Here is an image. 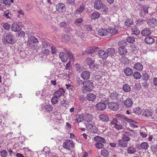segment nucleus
I'll list each match as a JSON object with an SVG mask.
<instances>
[{
    "instance_id": "1",
    "label": "nucleus",
    "mask_w": 157,
    "mask_h": 157,
    "mask_svg": "<svg viewBox=\"0 0 157 157\" xmlns=\"http://www.w3.org/2000/svg\"><path fill=\"white\" fill-rule=\"evenodd\" d=\"M93 87V84L90 81H84L83 86H82V91L84 94L89 92L92 90Z\"/></svg>"
},
{
    "instance_id": "2",
    "label": "nucleus",
    "mask_w": 157,
    "mask_h": 157,
    "mask_svg": "<svg viewBox=\"0 0 157 157\" xmlns=\"http://www.w3.org/2000/svg\"><path fill=\"white\" fill-rule=\"evenodd\" d=\"M124 121L122 120L119 119H113L111 122L110 124L111 126L113 125V127L119 130L123 128V125L124 124Z\"/></svg>"
},
{
    "instance_id": "3",
    "label": "nucleus",
    "mask_w": 157,
    "mask_h": 157,
    "mask_svg": "<svg viewBox=\"0 0 157 157\" xmlns=\"http://www.w3.org/2000/svg\"><path fill=\"white\" fill-rule=\"evenodd\" d=\"M16 41L15 36L11 33H7L4 40H3V42L5 44L7 43L10 44H13Z\"/></svg>"
},
{
    "instance_id": "4",
    "label": "nucleus",
    "mask_w": 157,
    "mask_h": 157,
    "mask_svg": "<svg viewBox=\"0 0 157 157\" xmlns=\"http://www.w3.org/2000/svg\"><path fill=\"white\" fill-rule=\"evenodd\" d=\"M74 143L73 141L70 140H66L63 144V147L68 151H71V148L74 147Z\"/></svg>"
},
{
    "instance_id": "5",
    "label": "nucleus",
    "mask_w": 157,
    "mask_h": 157,
    "mask_svg": "<svg viewBox=\"0 0 157 157\" xmlns=\"http://www.w3.org/2000/svg\"><path fill=\"white\" fill-rule=\"evenodd\" d=\"M108 107L109 109L115 111H117L119 109L118 104L114 102H109L108 104Z\"/></svg>"
},
{
    "instance_id": "6",
    "label": "nucleus",
    "mask_w": 157,
    "mask_h": 157,
    "mask_svg": "<svg viewBox=\"0 0 157 157\" xmlns=\"http://www.w3.org/2000/svg\"><path fill=\"white\" fill-rule=\"evenodd\" d=\"M104 4L100 0H95L94 3V8L97 10H100Z\"/></svg>"
},
{
    "instance_id": "7",
    "label": "nucleus",
    "mask_w": 157,
    "mask_h": 157,
    "mask_svg": "<svg viewBox=\"0 0 157 157\" xmlns=\"http://www.w3.org/2000/svg\"><path fill=\"white\" fill-rule=\"evenodd\" d=\"M65 5L62 3H58L56 6V10L59 13L63 12L65 10Z\"/></svg>"
},
{
    "instance_id": "8",
    "label": "nucleus",
    "mask_w": 157,
    "mask_h": 157,
    "mask_svg": "<svg viewBox=\"0 0 157 157\" xmlns=\"http://www.w3.org/2000/svg\"><path fill=\"white\" fill-rule=\"evenodd\" d=\"M106 105L105 103L100 102L95 105V107L97 109L100 111H103L106 108Z\"/></svg>"
},
{
    "instance_id": "9",
    "label": "nucleus",
    "mask_w": 157,
    "mask_h": 157,
    "mask_svg": "<svg viewBox=\"0 0 157 157\" xmlns=\"http://www.w3.org/2000/svg\"><path fill=\"white\" fill-rule=\"evenodd\" d=\"M157 20L154 18L149 19L147 21V23L148 26L151 28H153L157 24Z\"/></svg>"
},
{
    "instance_id": "10",
    "label": "nucleus",
    "mask_w": 157,
    "mask_h": 157,
    "mask_svg": "<svg viewBox=\"0 0 157 157\" xmlns=\"http://www.w3.org/2000/svg\"><path fill=\"white\" fill-rule=\"evenodd\" d=\"M98 55L100 57L103 59H106L108 57V53L102 50L98 51Z\"/></svg>"
},
{
    "instance_id": "11",
    "label": "nucleus",
    "mask_w": 157,
    "mask_h": 157,
    "mask_svg": "<svg viewBox=\"0 0 157 157\" xmlns=\"http://www.w3.org/2000/svg\"><path fill=\"white\" fill-rule=\"evenodd\" d=\"M95 61L91 58L87 57L86 59V62L90 68L94 67L95 64L94 63Z\"/></svg>"
},
{
    "instance_id": "12",
    "label": "nucleus",
    "mask_w": 157,
    "mask_h": 157,
    "mask_svg": "<svg viewBox=\"0 0 157 157\" xmlns=\"http://www.w3.org/2000/svg\"><path fill=\"white\" fill-rule=\"evenodd\" d=\"M65 93L64 90L63 88H60L54 93L53 95L58 98L61 96L62 94H64Z\"/></svg>"
},
{
    "instance_id": "13",
    "label": "nucleus",
    "mask_w": 157,
    "mask_h": 157,
    "mask_svg": "<svg viewBox=\"0 0 157 157\" xmlns=\"http://www.w3.org/2000/svg\"><path fill=\"white\" fill-rule=\"evenodd\" d=\"M133 67L136 70L139 71H141L143 69V65L140 62L135 63Z\"/></svg>"
},
{
    "instance_id": "14",
    "label": "nucleus",
    "mask_w": 157,
    "mask_h": 157,
    "mask_svg": "<svg viewBox=\"0 0 157 157\" xmlns=\"http://www.w3.org/2000/svg\"><path fill=\"white\" fill-rule=\"evenodd\" d=\"M29 43V44H31L32 43L35 44L39 42L38 39L35 36H31L29 37L28 40Z\"/></svg>"
},
{
    "instance_id": "15",
    "label": "nucleus",
    "mask_w": 157,
    "mask_h": 157,
    "mask_svg": "<svg viewBox=\"0 0 157 157\" xmlns=\"http://www.w3.org/2000/svg\"><path fill=\"white\" fill-rule=\"evenodd\" d=\"M99 48L98 47L94 46L93 47L90 48L86 51L87 54H88L94 53L98 50Z\"/></svg>"
},
{
    "instance_id": "16",
    "label": "nucleus",
    "mask_w": 157,
    "mask_h": 157,
    "mask_svg": "<svg viewBox=\"0 0 157 157\" xmlns=\"http://www.w3.org/2000/svg\"><path fill=\"white\" fill-rule=\"evenodd\" d=\"M86 128L88 131L93 132H96L97 131V128L91 124H89L86 126Z\"/></svg>"
},
{
    "instance_id": "17",
    "label": "nucleus",
    "mask_w": 157,
    "mask_h": 157,
    "mask_svg": "<svg viewBox=\"0 0 157 157\" xmlns=\"http://www.w3.org/2000/svg\"><path fill=\"white\" fill-rule=\"evenodd\" d=\"M86 98L89 101H93L95 100L96 96L94 94L89 93L87 94Z\"/></svg>"
},
{
    "instance_id": "18",
    "label": "nucleus",
    "mask_w": 157,
    "mask_h": 157,
    "mask_svg": "<svg viewBox=\"0 0 157 157\" xmlns=\"http://www.w3.org/2000/svg\"><path fill=\"white\" fill-rule=\"evenodd\" d=\"M93 117L92 115L88 113H86L84 114V120L88 122H91L93 119Z\"/></svg>"
},
{
    "instance_id": "19",
    "label": "nucleus",
    "mask_w": 157,
    "mask_h": 157,
    "mask_svg": "<svg viewBox=\"0 0 157 157\" xmlns=\"http://www.w3.org/2000/svg\"><path fill=\"white\" fill-rule=\"evenodd\" d=\"M144 41L147 44H151L154 43L155 40L151 36H147L145 38Z\"/></svg>"
},
{
    "instance_id": "20",
    "label": "nucleus",
    "mask_w": 157,
    "mask_h": 157,
    "mask_svg": "<svg viewBox=\"0 0 157 157\" xmlns=\"http://www.w3.org/2000/svg\"><path fill=\"white\" fill-rule=\"evenodd\" d=\"M59 57L63 62H66L68 60V57L65 55L63 52L59 53Z\"/></svg>"
},
{
    "instance_id": "21",
    "label": "nucleus",
    "mask_w": 157,
    "mask_h": 157,
    "mask_svg": "<svg viewBox=\"0 0 157 157\" xmlns=\"http://www.w3.org/2000/svg\"><path fill=\"white\" fill-rule=\"evenodd\" d=\"M99 118L103 122H108L109 120V116L105 114H100L99 116Z\"/></svg>"
},
{
    "instance_id": "22",
    "label": "nucleus",
    "mask_w": 157,
    "mask_h": 157,
    "mask_svg": "<svg viewBox=\"0 0 157 157\" xmlns=\"http://www.w3.org/2000/svg\"><path fill=\"white\" fill-rule=\"evenodd\" d=\"M141 33L143 36H148L150 35L151 33L149 28H145L142 30Z\"/></svg>"
},
{
    "instance_id": "23",
    "label": "nucleus",
    "mask_w": 157,
    "mask_h": 157,
    "mask_svg": "<svg viewBox=\"0 0 157 157\" xmlns=\"http://www.w3.org/2000/svg\"><path fill=\"white\" fill-rule=\"evenodd\" d=\"M81 76L84 80H87L89 79L90 76V74L89 71H83L81 74Z\"/></svg>"
},
{
    "instance_id": "24",
    "label": "nucleus",
    "mask_w": 157,
    "mask_h": 157,
    "mask_svg": "<svg viewBox=\"0 0 157 157\" xmlns=\"http://www.w3.org/2000/svg\"><path fill=\"white\" fill-rule=\"evenodd\" d=\"M118 52L121 56H125L127 53V49L125 48H119Z\"/></svg>"
},
{
    "instance_id": "25",
    "label": "nucleus",
    "mask_w": 157,
    "mask_h": 157,
    "mask_svg": "<svg viewBox=\"0 0 157 157\" xmlns=\"http://www.w3.org/2000/svg\"><path fill=\"white\" fill-rule=\"evenodd\" d=\"M124 72L127 76H130L132 75L133 71L131 68L127 67L124 69Z\"/></svg>"
},
{
    "instance_id": "26",
    "label": "nucleus",
    "mask_w": 157,
    "mask_h": 157,
    "mask_svg": "<svg viewBox=\"0 0 157 157\" xmlns=\"http://www.w3.org/2000/svg\"><path fill=\"white\" fill-rule=\"evenodd\" d=\"M109 150L108 148L102 149L101 151V155L107 157H108L109 153Z\"/></svg>"
},
{
    "instance_id": "27",
    "label": "nucleus",
    "mask_w": 157,
    "mask_h": 157,
    "mask_svg": "<svg viewBox=\"0 0 157 157\" xmlns=\"http://www.w3.org/2000/svg\"><path fill=\"white\" fill-rule=\"evenodd\" d=\"M98 33L100 36H104L107 34L108 31L106 29H101L98 30Z\"/></svg>"
},
{
    "instance_id": "28",
    "label": "nucleus",
    "mask_w": 157,
    "mask_h": 157,
    "mask_svg": "<svg viewBox=\"0 0 157 157\" xmlns=\"http://www.w3.org/2000/svg\"><path fill=\"white\" fill-rule=\"evenodd\" d=\"M76 119H75L76 123L81 122L84 119V116L82 114H78L76 115Z\"/></svg>"
},
{
    "instance_id": "29",
    "label": "nucleus",
    "mask_w": 157,
    "mask_h": 157,
    "mask_svg": "<svg viewBox=\"0 0 157 157\" xmlns=\"http://www.w3.org/2000/svg\"><path fill=\"white\" fill-rule=\"evenodd\" d=\"M94 140L96 141L101 143L102 144L105 143V140L102 137L99 136H96L94 138Z\"/></svg>"
},
{
    "instance_id": "30",
    "label": "nucleus",
    "mask_w": 157,
    "mask_h": 157,
    "mask_svg": "<svg viewBox=\"0 0 157 157\" xmlns=\"http://www.w3.org/2000/svg\"><path fill=\"white\" fill-rule=\"evenodd\" d=\"M100 16V13L97 11H95L92 13L91 15V17L92 19H95L98 18Z\"/></svg>"
},
{
    "instance_id": "31",
    "label": "nucleus",
    "mask_w": 157,
    "mask_h": 157,
    "mask_svg": "<svg viewBox=\"0 0 157 157\" xmlns=\"http://www.w3.org/2000/svg\"><path fill=\"white\" fill-rule=\"evenodd\" d=\"M118 45L119 46V48H125L127 45V42L124 40H122L119 41L118 43Z\"/></svg>"
},
{
    "instance_id": "32",
    "label": "nucleus",
    "mask_w": 157,
    "mask_h": 157,
    "mask_svg": "<svg viewBox=\"0 0 157 157\" xmlns=\"http://www.w3.org/2000/svg\"><path fill=\"white\" fill-rule=\"evenodd\" d=\"M122 89L125 92H128L131 90V88L128 84H126L123 85Z\"/></svg>"
},
{
    "instance_id": "33",
    "label": "nucleus",
    "mask_w": 157,
    "mask_h": 157,
    "mask_svg": "<svg viewBox=\"0 0 157 157\" xmlns=\"http://www.w3.org/2000/svg\"><path fill=\"white\" fill-rule=\"evenodd\" d=\"M118 96V94L116 91H113L110 93L109 97L113 100L117 99Z\"/></svg>"
},
{
    "instance_id": "34",
    "label": "nucleus",
    "mask_w": 157,
    "mask_h": 157,
    "mask_svg": "<svg viewBox=\"0 0 157 157\" xmlns=\"http://www.w3.org/2000/svg\"><path fill=\"white\" fill-rule=\"evenodd\" d=\"M128 145V142L122 139L118 140V146L121 147H126Z\"/></svg>"
},
{
    "instance_id": "35",
    "label": "nucleus",
    "mask_w": 157,
    "mask_h": 157,
    "mask_svg": "<svg viewBox=\"0 0 157 157\" xmlns=\"http://www.w3.org/2000/svg\"><path fill=\"white\" fill-rule=\"evenodd\" d=\"M85 6L83 4H82L79 8L75 11L76 13H82L83 10H85Z\"/></svg>"
},
{
    "instance_id": "36",
    "label": "nucleus",
    "mask_w": 157,
    "mask_h": 157,
    "mask_svg": "<svg viewBox=\"0 0 157 157\" xmlns=\"http://www.w3.org/2000/svg\"><path fill=\"white\" fill-rule=\"evenodd\" d=\"M132 75L133 77L136 79H139L142 77L141 74L137 71L134 72L133 73Z\"/></svg>"
},
{
    "instance_id": "37",
    "label": "nucleus",
    "mask_w": 157,
    "mask_h": 157,
    "mask_svg": "<svg viewBox=\"0 0 157 157\" xmlns=\"http://www.w3.org/2000/svg\"><path fill=\"white\" fill-rule=\"evenodd\" d=\"M150 79L149 75L146 72L142 73V79L143 81H147Z\"/></svg>"
},
{
    "instance_id": "38",
    "label": "nucleus",
    "mask_w": 157,
    "mask_h": 157,
    "mask_svg": "<svg viewBox=\"0 0 157 157\" xmlns=\"http://www.w3.org/2000/svg\"><path fill=\"white\" fill-rule=\"evenodd\" d=\"M124 104L126 107H130L132 104V100L128 98L125 101Z\"/></svg>"
},
{
    "instance_id": "39",
    "label": "nucleus",
    "mask_w": 157,
    "mask_h": 157,
    "mask_svg": "<svg viewBox=\"0 0 157 157\" xmlns=\"http://www.w3.org/2000/svg\"><path fill=\"white\" fill-rule=\"evenodd\" d=\"M129 132L128 131H125L124 134L127 136H131L132 137L134 136L135 135L134 132L131 129H129Z\"/></svg>"
},
{
    "instance_id": "40",
    "label": "nucleus",
    "mask_w": 157,
    "mask_h": 157,
    "mask_svg": "<svg viewBox=\"0 0 157 157\" xmlns=\"http://www.w3.org/2000/svg\"><path fill=\"white\" fill-rule=\"evenodd\" d=\"M133 22L132 19L128 18L125 22V25L128 27H130L131 25L133 24Z\"/></svg>"
},
{
    "instance_id": "41",
    "label": "nucleus",
    "mask_w": 157,
    "mask_h": 157,
    "mask_svg": "<svg viewBox=\"0 0 157 157\" xmlns=\"http://www.w3.org/2000/svg\"><path fill=\"white\" fill-rule=\"evenodd\" d=\"M143 115L146 117H149L152 115V113L148 109L144 110L143 113Z\"/></svg>"
},
{
    "instance_id": "42",
    "label": "nucleus",
    "mask_w": 157,
    "mask_h": 157,
    "mask_svg": "<svg viewBox=\"0 0 157 157\" xmlns=\"http://www.w3.org/2000/svg\"><path fill=\"white\" fill-rule=\"evenodd\" d=\"M106 51V52L108 53V55L109 54L111 56H114L115 54V50L113 48H108Z\"/></svg>"
},
{
    "instance_id": "43",
    "label": "nucleus",
    "mask_w": 157,
    "mask_h": 157,
    "mask_svg": "<svg viewBox=\"0 0 157 157\" xmlns=\"http://www.w3.org/2000/svg\"><path fill=\"white\" fill-rule=\"evenodd\" d=\"M132 33L136 35H138L140 33V31L136 27H134L132 29Z\"/></svg>"
},
{
    "instance_id": "44",
    "label": "nucleus",
    "mask_w": 157,
    "mask_h": 157,
    "mask_svg": "<svg viewBox=\"0 0 157 157\" xmlns=\"http://www.w3.org/2000/svg\"><path fill=\"white\" fill-rule=\"evenodd\" d=\"M53 107L51 105H47L45 106V109L46 112H50L53 110Z\"/></svg>"
},
{
    "instance_id": "45",
    "label": "nucleus",
    "mask_w": 157,
    "mask_h": 157,
    "mask_svg": "<svg viewBox=\"0 0 157 157\" xmlns=\"http://www.w3.org/2000/svg\"><path fill=\"white\" fill-rule=\"evenodd\" d=\"M136 152V149L133 147H130L127 149V152L128 153L133 154Z\"/></svg>"
},
{
    "instance_id": "46",
    "label": "nucleus",
    "mask_w": 157,
    "mask_h": 157,
    "mask_svg": "<svg viewBox=\"0 0 157 157\" xmlns=\"http://www.w3.org/2000/svg\"><path fill=\"white\" fill-rule=\"evenodd\" d=\"M141 147L145 150H147L148 149L149 146L147 143L145 142H143L140 144Z\"/></svg>"
},
{
    "instance_id": "47",
    "label": "nucleus",
    "mask_w": 157,
    "mask_h": 157,
    "mask_svg": "<svg viewBox=\"0 0 157 157\" xmlns=\"http://www.w3.org/2000/svg\"><path fill=\"white\" fill-rule=\"evenodd\" d=\"M126 40L127 42L132 44L135 42V38L134 37L129 36L127 38Z\"/></svg>"
},
{
    "instance_id": "48",
    "label": "nucleus",
    "mask_w": 157,
    "mask_h": 157,
    "mask_svg": "<svg viewBox=\"0 0 157 157\" xmlns=\"http://www.w3.org/2000/svg\"><path fill=\"white\" fill-rule=\"evenodd\" d=\"M2 26L4 29L6 30H9L11 27L10 25L6 22L4 23Z\"/></svg>"
},
{
    "instance_id": "49",
    "label": "nucleus",
    "mask_w": 157,
    "mask_h": 157,
    "mask_svg": "<svg viewBox=\"0 0 157 157\" xmlns=\"http://www.w3.org/2000/svg\"><path fill=\"white\" fill-rule=\"evenodd\" d=\"M95 145L96 148L98 149H101L102 148L104 147V145L102 143H100V142H97L96 143Z\"/></svg>"
},
{
    "instance_id": "50",
    "label": "nucleus",
    "mask_w": 157,
    "mask_h": 157,
    "mask_svg": "<svg viewBox=\"0 0 157 157\" xmlns=\"http://www.w3.org/2000/svg\"><path fill=\"white\" fill-rule=\"evenodd\" d=\"M142 111V110L141 109L138 107H136L133 109V112L136 114H140L141 113Z\"/></svg>"
},
{
    "instance_id": "51",
    "label": "nucleus",
    "mask_w": 157,
    "mask_h": 157,
    "mask_svg": "<svg viewBox=\"0 0 157 157\" xmlns=\"http://www.w3.org/2000/svg\"><path fill=\"white\" fill-rule=\"evenodd\" d=\"M85 29L87 31L90 32L92 30V27L91 25H86L84 26Z\"/></svg>"
},
{
    "instance_id": "52",
    "label": "nucleus",
    "mask_w": 157,
    "mask_h": 157,
    "mask_svg": "<svg viewBox=\"0 0 157 157\" xmlns=\"http://www.w3.org/2000/svg\"><path fill=\"white\" fill-rule=\"evenodd\" d=\"M144 20L141 19H136L135 22L137 26H139L143 24Z\"/></svg>"
},
{
    "instance_id": "53",
    "label": "nucleus",
    "mask_w": 157,
    "mask_h": 157,
    "mask_svg": "<svg viewBox=\"0 0 157 157\" xmlns=\"http://www.w3.org/2000/svg\"><path fill=\"white\" fill-rule=\"evenodd\" d=\"M4 16H5L7 18H11L10 17H11V15L8 10H6V11L4 12Z\"/></svg>"
},
{
    "instance_id": "54",
    "label": "nucleus",
    "mask_w": 157,
    "mask_h": 157,
    "mask_svg": "<svg viewBox=\"0 0 157 157\" xmlns=\"http://www.w3.org/2000/svg\"><path fill=\"white\" fill-rule=\"evenodd\" d=\"M83 21V20L82 18H79L75 20L74 23L76 25H79L82 23Z\"/></svg>"
},
{
    "instance_id": "55",
    "label": "nucleus",
    "mask_w": 157,
    "mask_h": 157,
    "mask_svg": "<svg viewBox=\"0 0 157 157\" xmlns=\"http://www.w3.org/2000/svg\"><path fill=\"white\" fill-rule=\"evenodd\" d=\"M108 33L110 34H115L117 31L115 28H109L107 30Z\"/></svg>"
},
{
    "instance_id": "56",
    "label": "nucleus",
    "mask_w": 157,
    "mask_h": 157,
    "mask_svg": "<svg viewBox=\"0 0 157 157\" xmlns=\"http://www.w3.org/2000/svg\"><path fill=\"white\" fill-rule=\"evenodd\" d=\"M17 23H13L11 26V29L12 31L15 32H17Z\"/></svg>"
},
{
    "instance_id": "57",
    "label": "nucleus",
    "mask_w": 157,
    "mask_h": 157,
    "mask_svg": "<svg viewBox=\"0 0 157 157\" xmlns=\"http://www.w3.org/2000/svg\"><path fill=\"white\" fill-rule=\"evenodd\" d=\"M40 17L41 19L46 20L47 19L48 16L44 12H43L41 13Z\"/></svg>"
},
{
    "instance_id": "58",
    "label": "nucleus",
    "mask_w": 157,
    "mask_h": 157,
    "mask_svg": "<svg viewBox=\"0 0 157 157\" xmlns=\"http://www.w3.org/2000/svg\"><path fill=\"white\" fill-rule=\"evenodd\" d=\"M59 99L57 97L54 96V97L51 99V102L52 104H56L58 101Z\"/></svg>"
},
{
    "instance_id": "59",
    "label": "nucleus",
    "mask_w": 157,
    "mask_h": 157,
    "mask_svg": "<svg viewBox=\"0 0 157 157\" xmlns=\"http://www.w3.org/2000/svg\"><path fill=\"white\" fill-rule=\"evenodd\" d=\"M17 36L18 37H23V38L25 35V33L24 31H21L18 33Z\"/></svg>"
},
{
    "instance_id": "60",
    "label": "nucleus",
    "mask_w": 157,
    "mask_h": 157,
    "mask_svg": "<svg viewBox=\"0 0 157 157\" xmlns=\"http://www.w3.org/2000/svg\"><path fill=\"white\" fill-rule=\"evenodd\" d=\"M50 51L49 50L47 49H45L43 50L42 51V53L44 55L48 56L50 54Z\"/></svg>"
},
{
    "instance_id": "61",
    "label": "nucleus",
    "mask_w": 157,
    "mask_h": 157,
    "mask_svg": "<svg viewBox=\"0 0 157 157\" xmlns=\"http://www.w3.org/2000/svg\"><path fill=\"white\" fill-rule=\"evenodd\" d=\"M1 153V155L2 157H6L7 156L8 153L5 150H3L2 151H0Z\"/></svg>"
},
{
    "instance_id": "62",
    "label": "nucleus",
    "mask_w": 157,
    "mask_h": 157,
    "mask_svg": "<svg viewBox=\"0 0 157 157\" xmlns=\"http://www.w3.org/2000/svg\"><path fill=\"white\" fill-rule=\"evenodd\" d=\"M42 46L44 48H50L51 47L50 44L47 42H44L42 44Z\"/></svg>"
},
{
    "instance_id": "63",
    "label": "nucleus",
    "mask_w": 157,
    "mask_h": 157,
    "mask_svg": "<svg viewBox=\"0 0 157 157\" xmlns=\"http://www.w3.org/2000/svg\"><path fill=\"white\" fill-rule=\"evenodd\" d=\"M60 103L63 106L66 107V105H67L68 102L67 100L63 99L60 100Z\"/></svg>"
},
{
    "instance_id": "64",
    "label": "nucleus",
    "mask_w": 157,
    "mask_h": 157,
    "mask_svg": "<svg viewBox=\"0 0 157 157\" xmlns=\"http://www.w3.org/2000/svg\"><path fill=\"white\" fill-rule=\"evenodd\" d=\"M122 139L127 142L128 141H129L130 140V139L128 136L124 134L122 137Z\"/></svg>"
}]
</instances>
